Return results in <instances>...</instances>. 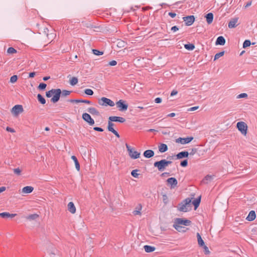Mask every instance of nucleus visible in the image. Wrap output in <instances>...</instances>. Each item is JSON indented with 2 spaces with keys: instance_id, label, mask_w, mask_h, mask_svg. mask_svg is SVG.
Listing matches in <instances>:
<instances>
[{
  "instance_id": "nucleus-1",
  "label": "nucleus",
  "mask_w": 257,
  "mask_h": 257,
  "mask_svg": "<svg viewBox=\"0 0 257 257\" xmlns=\"http://www.w3.org/2000/svg\"><path fill=\"white\" fill-rule=\"evenodd\" d=\"M191 199L187 198L179 204L178 210L182 212H186L191 210Z\"/></svg>"
},
{
  "instance_id": "nucleus-2",
  "label": "nucleus",
  "mask_w": 257,
  "mask_h": 257,
  "mask_svg": "<svg viewBox=\"0 0 257 257\" xmlns=\"http://www.w3.org/2000/svg\"><path fill=\"white\" fill-rule=\"evenodd\" d=\"M98 103L100 105L104 106H113L115 105V103L113 101H112L111 99L109 98L104 97H101V98L99 99Z\"/></svg>"
},
{
  "instance_id": "nucleus-3",
  "label": "nucleus",
  "mask_w": 257,
  "mask_h": 257,
  "mask_svg": "<svg viewBox=\"0 0 257 257\" xmlns=\"http://www.w3.org/2000/svg\"><path fill=\"white\" fill-rule=\"evenodd\" d=\"M126 148L128 152L130 157L133 159H136L140 157V153L135 151L134 148H132L127 144H125Z\"/></svg>"
},
{
  "instance_id": "nucleus-4",
  "label": "nucleus",
  "mask_w": 257,
  "mask_h": 257,
  "mask_svg": "<svg viewBox=\"0 0 257 257\" xmlns=\"http://www.w3.org/2000/svg\"><path fill=\"white\" fill-rule=\"evenodd\" d=\"M116 105L118 110L120 111H124L127 110L128 104L123 100L120 99L116 102Z\"/></svg>"
},
{
  "instance_id": "nucleus-5",
  "label": "nucleus",
  "mask_w": 257,
  "mask_h": 257,
  "mask_svg": "<svg viewBox=\"0 0 257 257\" xmlns=\"http://www.w3.org/2000/svg\"><path fill=\"white\" fill-rule=\"evenodd\" d=\"M237 128L243 135H246L247 133V126L246 124L243 121H239L236 124Z\"/></svg>"
},
{
  "instance_id": "nucleus-6",
  "label": "nucleus",
  "mask_w": 257,
  "mask_h": 257,
  "mask_svg": "<svg viewBox=\"0 0 257 257\" xmlns=\"http://www.w3.org/2000/svg\"><path fill=\"white\" fill-rule=\"evenodd\" d=\"M155 167L157 168L159 171H163L167 166L164 159L161 161L155 162L154 164Z\"/></svg>"
},
{
  "instance_id": "nucleus-7",
  "label": "nucleus",
  "mask_w": 257,
  "mask_h": 257,
  "mask_svg": "<svg viewBox=\"0 0 257 257\" xmlns=\"http://www.w3.org/2000/svg\"><path fill=\"white\" fill-rule=\"evenodd\" d=\"M174 223L184 225L185 226H189L191 224V221L186 219H183L181 218H177L175 219Z\"/></svg>"
},
{
  "instance_id": "nucleus-8",
  "label": "nucleus",
  "mask_w": 257,
  "mask_h": 257,
  "mask_svg": "<svg viewBox=\"0 0 257 257\" xmlns=\"http://www.w3.org/2000/svg\"><path fill=\"white\" fill-rule=\"evenodd\" d=\"M61 94V90L60 89H55V92L53 93V96L51 98V101L53 103L58 102L60 99Z\"/></svg>"
},
{
  "instance_id": "nucleus-9",
  "label": "nucleus",
  "mask_w": 257,
  "mask_h": 257,
  "mask_svg": "<svg viewBox=\"0 0 257 257\" xmlns=\"http://www.w3.org/2000/svg\"><path fill=\"white\" fill-rule=\"evenodd\" d=\"M23 107L22 105L17 104L15 105L12 109V113L15 115L17 116L20 113L22 112L23 111Z\"/></svg>"
},
{
  "instance_id": "nucleus-10",
  "label": "nucleus",
  "mask_w": 257,
  "mask_h": 257,
  "mask_svg": "<svg viewBox=\"0 0 257 257\" xmlns=\"http://www.w3.org/2000/svg\"><path fill=\"white\" fill-rule=\"evenodd\" d=\"M183 20L185 22V25L189 26L192 25L194 23L195 21V17L193 15L189 16L183 17Z\"/></svg>"
},
{
  "instance_id": "nucleus-11",
  "label": "nucleus",
  "mask_w": 257,
  "mask_h": 257,
  "mask_svg": "<svg viewBox=\"0 0 257 257\" xmlns=\"http://www.w3.org/2000/svg\"><path fill=\"white\" fill-rule=\"evenodd\" d=\"M193 139V138L192 137H187V138H179L176 140V142L177 143H180L181 144H186L189 143L191 141H192Z\"/></svg>"
},
{
  "instance_id": "nucleus-12",
  "label": "nucleus",
  "mask_w": 257,
  "mask_h": 257,
  "mask_svg": "<svg viewBox=\"0 0 257 257\" xmlns=\"http://www.w3.org/2000/svg\"><path fill=\"white\" fill-rule=\"evenodd\" d=\"M82 118L86 121L90 125H92L94 124V120L92 119L91 116L87 113H84L82 114Z\"/></svg>"
},
{
  "instance_id": "nucleus-13",
  "label": "nucleus",
  "mask_w": 257,
  "mask_h": 257,
  "mask_svg": "<svg viewBox=\"0 0 257 257\" xmlns=\"http://www.w3.org/2000/svg\"><path fill=\"white\" fill-rule=\"evenodd\" d=\"M238 21V17H234L232 18L228 23V28L230 29H232L236 27L239 25V24L237 23Z\"/></svg>"
},
{
  "instance_id": "nucleus-14",
  "label": "nucleus",
  "mask_w": 257,
  "mask_h": 257,
  "mask_svg": "<svg viewBox=\"0 0 257 257\" xmlns=\"http://www.w3.org/2000/svg\"><path fill=\"white\" fill-rule=\"evenodd\" d=\"M167 182L171 185V188H174L177 186L178 182L177 179L174 177H171L167 180Z\"/></svg>"
},
{
  "instance_id": "nucleus-15",
  "label": "nucleus",
  "mask_w": 257,
  "mask_h": 257,
  "mask_svg": "<svg viewBox=\"0 0 257 257\" xmlns=\"http://www.w3.org/2000/svg\"><path fill=\"white\" fill-rule=\"evenodd\" d=\"M108 120H109L111 121H114V122H119L121 123H123L125 121V119L124 118L120 116H109L108 118Z\"/></svg>"
},
{
  "instance_id": "nucleus-16",
  "label": "nucleus",
  "mask_w": 257,
  "mask_h": 257,
  "mask_svg": "<svg viewBox=\"0 0 257 257\" xmlns=\"http://www.w3.org/2000/svg\"><path fill=\"white\" fill-rule=\"evenodd\" d=\"M143 155L146 158H150L154 156V152L152 150H147L144 152Z\"/></svg>"
},
{
  "instance_id": "nucleus-17",
  "label": "nucleus",
  "mask_w": 257,
  "mask_h": 257,
  "mask_svg": "<svg viewBox=\"0 0 257 257\" xmlns=\"http://www.w3.org/2000/svg\"><path fill=\"white\" fill-rule=\"evenodd\" d=\"M255 217H256V214H255V211L253 210H251L249 212L248 215L247 216L246 219L248 221H253V220H254Z\"/></svg>"
},
{
  "instance_id": "nucleus-18",
  "label": "nucleus",
  "mask_w": 257,
  "mask_h": 257,
  "mask_svg": "<svg viewBox=\"0 0 257 257\" xmlns=\"http://www.w3.org/2000/svg\"><path fill=\"white\" fill-rule=\"evenodd\" d=\"M68 210L72 214H74L76 212V208L72 202H70L68 204Z\"/></svg>"
},
{
  "instance_id": "nucleus-19",
  "label": "nucleus",
  "mask_w": 257,
  "mask_h": 257,
  "mask_svg": "<svg viewBox=\"0 0 257 257\" xmlns=\"http://www.w3.org/2000/svg\"><path fill=\"white\" fill-rule=\"evenodd\" d=\"M225 43V39L223 36L218 37L216 41L215 44L216 45H224Z\"/></svg>"
},
{
  "instance_id": "nucleus-20",
  "label": "nucleus",
  "mask_w": 257,
  "mask_h": 257,
  "mask_svg": "<svg viewBox=\"0 0 257 257\" xmlns=\"http://www.w3.org/2000/svg\"><path fill=\"white\" fill-rule=\"evenodd\" d=\"M189 153L187 151H183L179 153L178 154L176 155L177 159H181L183 158H186L188 156Z\"/></svg>"
},
{
  "instance_id": "nucleus-21",
  "label": "nucleus",
  "mask_w": 257,
  "mask_h": 257,
  "mask_svg": "<svg viewBox=\"0 0 257 257\" xmlns=\"http://www.w3.org/2000/svg\"><path fill=\"white\" fill-rule=\"evenodd\" d=\"M34 190V188L32 186H26L23 188L22 192L25 194H29L31 193Z\"/></svg>"
},
{
  "instance_id": "nucleus-22",
  "label": "nucleus",
  "mask_w": 257,
  "mask_h": 257,
  "mask_svg": "<svg viewBox=\"0 0 257 257\" xmlns=\"http://www.w3.org/2000/svg\"><path fill=\"white\" fill-rule=\"evenodd\" d=\"M206 22L208 24L212 23L213 20V14L212 13H208L206 16Z\"/></svg>"
},
{
  "instance_id": "nucleus-23",
  "label": "nucleus",
  "mask_w": 257,
  "mask_h": 257,
  "mask_svg": "<svg viewBox=\"0 0 257 257\" xmlns=\"http://www.w3.org/2000/svg\"><path fill=\"white\" fill-rule=\"evenodd\" d=\"M87 111L92 115H99V111L94 107H89L88 108Z\"/></svg>"
},
{
  "instance_id": "nucleus-24",
  "label": "nucleus",
  "mask_w": 257,
  "mask_h": 257,
  "mask_svg": "<svg viewBox=\"0 0 257 257\" xmlns=\"http://www.w3.org/2000/svg\"><path fill=\"white\" fill-rule=\"evenodd\" d=\"M173 227L179 232H185L186 231V228L183 227L179 224H177L175 223L173 224Z\"/></svg>"
},
{
  "instance_id": "nucleus-25",
  "label": "nucleus",
  "mask_w": 257,
  "mask_h": 257,
  "mask_svg": "<svg viewBox=\"0 0 257 257\" xmlns=\"http://www.w3.org/2000/svg\"><path fill=\"white\" fill-rule=\"evenodd\" d=\"M168 146L166 144H161L159 146V151L161 153H164L166 152L168 150Z\"/></svg>"
},
{
  "instance_id": "nucleus-26",
  "label": "nucleus",
  "mask_w": 257,
  "mask_h": 257,
  "mask_svg": "<svg viewBox=\"0 0 257 257\" xmlns=\"http://www.w3.org/2000/svg\"><path fill=\"white\" fill-rule=\"evenodd\" d=\"M196 236H197V241H198V245L200 246H203V245H205L204 242L203 240L202 239V237H201L200 233L197 232Z\"/></svg>"
},
{
  "instance_id": "nucleus-27",
  "label": "nucleus",
  "mask_w": 257,
  "mask_h": 257,
  "mask_svg": "<svg viewBox=\"0 0 257 257\" xmlns=\"http://www.w3.org/2000/svg\"><path fill=\"white\" fill-rule=\"evenodd\" d=\"M144 248L146 252H151L154 251L156 248L154 246L148 245H145L144 246Z\"/></svg>"
},
{
  "instance_id": "nucleus-28",
  "label": "nucleus",
  "mask_w": 257,
  "mask_h": 257,
  "mask_svg": "<svg viewBox=\"0 0 257 257\" xmlns=\"http://www.w3.org/2000/svg\"><path fill=\"white\" fill-rule=\"evenodd\" d=\"M213 178L214 176L208 175L206 176L204 178V179L203 180V182L204 183L207 184L210 181H211L213 179Z\"/></svg>"
},
{
  "instance_id": "nucleus-29",
  "label": "nucleus",
  "mask_w": 257,
  "mask_h": 257,
  "mask_svg": "<svg viewBox=\"0 0 257 257\" xmlns=\"http://www.w3.org/2000/svg\"><path fill=\"white\" fill-rule=\"evenodd\" d=\"M200 201H201V197L196 198L193 200V201L192 202V204L194 206L195 209H196L199 206Z\"/></svg>"
},
{
  "instance_id": "nucleus-30",
  "label": "nucleus",
  "mask_w": 257,
  "mask_h": 257,
  "mask_svg": "<svg viewBox=\"0 0 257 257\" xmlns=\"http://www.w3.org/2000/svg\"><path fill=\"white\" fill-rule=\"evenodd\" d=\"M71 159L74 162L75 165V168H76V170L77 171H79L80 170V165H79V162H78V161L77 160V158L75 156H72L71 157Z\"/></svg>"
},
{
  "instance_id": "nucleus-31",
  "label": "nucleus",
  "mask_w": 257,
  "mask_h": 257,
  "mask_svg": "<svg viewBox=\"0 0 257 257\" xmlns=\"http://www.w3.org/2000/svg\"><path fill=\"white\" fill-rule=\"evenodd\" d=\"M112 122L113 121H111L109 120L108 122L107 130H108V131L110 132L114 130V129L113 128L114 124Z\"/></svg>"
},
{
  "instance_id": "nucleus-32",
  "label": "nucleus",
  "mask_w": 257,
  "mask_h": 257,
  "mask_svg": "<svg viewBox=\"0 0 257 257\" xmlns=\"http://www.w3.org/2000/svg\"><path fill=\"white\" fill-rule=\"evenodd\" d=\"M39 215L37 214H33L27 216L26 219L30 220H33L36 219L38 217Z\"/></svg>"
},
{
  "instance_id": "nucleus-33",
  "label": "nucleus",
  "mask_w": 257,
  "mask_h": 257,
  "mask_svg": "<svg viewBox=\"0 0 257 257\" xmlns=\"http://www.w3.org/2000/svg\"><path fill=\"white\" fill-rule=\"evenodd\" d=\"M37 98L38 101L42 104H44L46 103V100L44 97L41 95L40 94H38L37 95Z\"/></svg>"
},
{
  "instance_id": "nucleus-34",
  "label": "nucleus",
  "mask_w": 257,
  "mask_h": 257,
  "mask_svg": "<svg viewBox=\"0 0 257 257\" xmlns=\"http://www.w3.org/2000/svg\"><path fill=\"white\" fill-rule=\"evenodd\" d=\"M184 47L188 50H193L195 48V46L193 44H185Z\"/></svg>"
},
{
  "instance_id": "nucleus-35",
  "label": "nucleus",
  "mask_w": 257,
  "mask_h": 257,
  "mask_svg": "<svg viewBox=\"0 0 257 257\" xmlns=\"http://www.w3.org/2000/svg\"><path fill=\"white\" fill-rule=\"evenodd\" d=\"M77 83L78 79L75 77H72L71 79L70 80V84L72 86L76 85Z\"/></svg>"
},
{
  "instance_id": "nucleus-36",
  "label": "nucleus",
  "mask_w": 257,
  "mask_h": 257,
  "mask_svg": "<svg viewBox=\"0 0 257 257\" xmlns=\"http://www.w3.org/2000/svg\"><path fill=\"white\" fill-rule=\"evenodd\" d=\"M224 54V51L220 52L219 53H218L215 55L214 61H215L216 60L219 59L220 57L222 56Z\"/></svg>"
},
{
  "instance_id": "nucleus-37",
  "label": "nucleus",
  "mask_w": 257,
  "mask_h": 257,
  "mask_svg": "<svg viewBox=\"0 0 257 257\" xmlns=\"http://www.w3.org/2000/svg\"><path fill=\"white\" fill-rule=\"evenodd\" d=\"M54 92H55V89H52L51 90L46 92V95L47 97H51Z\"/></svg>"
},
{
  "instance_id": "nucleus-38",
  "label": "nucleus",
  "mask_w": 257,
  "mask_h": 257,
  "mask_svg": "<svg viewBox=\"0 0 257 257\" xmlns=\"http://www.w3.org/2000/svg\"><path fill=\"white\" fill-rule=\"evenodd\" d=\"M7 53L10 54L16 53L17 50L13 47H10L7 50Z\"/></svg>"
},
{
  "instance_id": "nucleus-39",
  "label": "nucleus",
  "mask_w": 257,
  "mask_h": 257,
  "mask_svg": "<svg viewBox=\"0 0 257 257\" xmlns=\"http://www.w3.org/2000/svg\"><path fill=\"white\" fill-rule=\"evenodd\" d=\"M251 44V42L249 40H246L244 41L243 43V48H245L248 46H249Z\"/></svg>"
},
{
  "instance_id": "nucleus-40",
  "label": "nucleus",
  "mask_w": 257,
  "mask_h": 257,
  "mask_svg": "<svg viewBox=\"0 0 257 257\" xmlns=\"http://www.w3.org/2000/svg\"><path fill=\"white\" fill-rule=\"evenodd\" d=\"M93 53L97 56L101 55L103 54V52L102 51H100L97 49H92Z\"/></svg>"
},
{
  "instance_id": "nucleus-41",
  "label": "nucleus",
  "mask_w": 257,
  "mask_h": 257,
  "mask_svg": "<svg viewBox=\"0 0 257 257\" xmlns=\"http://www.w3.org/2000/svg\"><path fill=\"white\" fill-rule=\"evenodd\" d=\"M138 170H133L131 172L132 176L136 178H138V177L139 176V174L138 173Z\"/></svg>"
},
{
  "instance_id": "nucleus-42",
  "label": "nucleus",
  "mask_w": 257,
  "mask_h": 257,
  "mask_svg": "<svg viewBox=\"0 0 257 257\" xmlns=\"http://www.w3.org/2000/svg\"><path fill=\"white\" fill-rule=\"evenodd\" d=\"M84 92L86 94L88 95H92L93 94V91L91 89H86L84 90Z\"/></svg>"
},
{
  "instance_id": "nucleus-43",
  "label": "nucleus",
  "mask_w": 257,
  "mask_h": 257,
  "mask_svg": "<svg viewBox=\"0 0 257 257\" xmlns=\"http://www.w3.org/2000/svg\"><path fill=\"white\" fill-rule=\"evenodd\" d=\"M162 200H163V202L166 204L168 203V196L166 194H163L162 195Z\"/></svg>"
},
{
  "instance_id": "nucleus-44",
  "label": "nucleus",
  "mask_w": 257,
  "mask_h": 257,
  "mask_svg": "<svg viewBox=\"0 0 257 257\" xmlns=\"http://www.w3.org/2000/svg\"><path fill=\"white\" fill-rule=\"evenodd\" d=\"M47 86V85L46 83H41L39 86H38V89L40 90H44Z\"/></svg>"
},
{
  "instance_id": "nucleus-45",
  "label": "nucleus",
  "mask_w": 257,
  "mask_h": 257,
  "mask_svg": "<svg viewBox=\"0 0 257 257\" xmlns=\"http://www.w3.org/2000/svg\"><path fill=\"white\" fill-rule=\"evenodd\" d=\"M0 216L3 218H8L10 217V213L6 212L0 213Z\"/></svg>"
},
{
  "instance_id": "nucleus-46",
  "label": "nucleus",
  "mask_w": 257,
  "mask_h": 257,
  "mask_svg": "<svg viewBox=\"0 0 257 257\" xmlns=\"http://www.w3.org/2000/svg\"><path fill=\"white\" fill-rule=\"evenodd\" d=\"M71 93L70 91L64 90L62 91H61V94L62 96H66L67 95H69Z\"/></svg>"
},
{
  "instance_id": "nucleus-47",
  "label": "nucleus",
  "mask_w": 257,
  "mask_h": 257,
  "mask_svg": "<svg viewBox=\"0 0 257 257\" xmlns=\"http://www.w3.org/2000/svg\"><path fill=\"white\" fill-rule=\"evenodd\" d=\"M13 171L17 175H20L22 172L21 170L19 168L14 169Z\"/></svg>"
},
{
  "instance_id": "nucleus-48",
  "label": "nucleus",
  "mask_w": 257,
  "mask_h": 257,
  "mask_svg": "<svg viewBox=\"0 0 257 257\" xmlns=\"http://www.w3.org/2000/svg\"><path fill=\"white\" fill-rule=\"evenodd\" d=\"M18 79V76L17 75H13L10 78V82L11 83H15L17 81Z\"/></svg>"
},
{
  "instance_id": "nucleus-49",
  "label": "nucleus",
  "mask_w": 257,
  "mask_h": 257,
  "mask_svg": "<svg viewBox=\"0 0 257 257\" xmlns=\"http://www.w3.org/2000/svg\"><path fill=\"white\" fill-rule=\"evenodd\" d=\"M142 209V207L140 206L138 209V210H134L133 211V214L135 215H140L141 214V210Z\"/></svg>"
},
{
  "instance_id": "nucleus-50",
  "label": "nucleus",
  "mask_w": 257,
  "mask_h": 257,
  "mask_svg": "<svg viewBox=\"0 0 257 257\" xmlns=\"http://www.w3.org/2000/svg\"><path fill=\"white\" fill-rule=\"evenodd\" d=\"M78 103L82 102V103H85L88 104H91V101L88 100H84V99H78Z\"/></svg>"
},
{
  "instance_id": "nucleus-51",
  "label": "nucleus",
  "mask_w": 257,
  "mask_h": 257,
  "mask_svg": "<svg viewBox=\"0 0 257 257\" xmlns=\"http://www.w3.org/2000/svg\"><path fill=\"white\" fill-rule=\"evenodd\" d=\"M247 94L245 93H241L237 96V98H246Z\"/></svg>"
},
{
  "instance_id": "nucleus-52",
  "label": "nucleus",
  "mask_w": 257,
  "mask_h": 257,
  "mask_svg": "<svg viewBox=\"0 0 257 257\" xmlns=\"http://www.w3.org/2000/svg\"><path fill=\"white\" fill-rule=\"evenodd\" d=\"M187 165H188V161L186 159L182 161L180 163V165L183 167H186L187 166Z\"/></svg>"
},
{
  "instance_id": "nucleus-53",
  "label": "nucleus",
  "mask_w": 257,
  "mask_h": 257,
  "mask_svg": "<svg viewBox=\"0 0 257 257\" xmlns=\"http://www.w3.org/2000/svg\"><path fill=\"white\" fill-rule=\"evenodd\" d=\"M202 247H203V249H204V252H205V253L206 254H209L210 251H209V249H208V247H207L206 245H203V246H202Z\"/></svg>"
},
{
  "instance_id": "nucleus-54",
  "label": "nucleus",
  "mask_w": 257,
  "mask_h": 257,
  "mask_svg": "<svg viewBox=\"0 0 257 257\" xmlns=\"http://www.w3.org/2000/svg\"><path fill=\"white\" fill-rule=\"evenodd\" d=\"M117 64V62L115 60H112L108 63V65L110 66H115Z\"/></svg>"
},
{
  "instance_id": "nucleus-55",
  "label": "nucleus",
  "mask_w": 257,
  "mask_h": 257,
  "mask_svg": "<svg viewBox=\"0 0 257 257\" xmlns=\"http://www.w3.org/2000/svg\"><path fill=\"white\" fill-rule=\"evenodd\" d=\"M93 130L96 131L102 132L103 131V130L99 127H93Z\"/></svg>"
},
{
  "instance_id": "nucleus-56",
  "label": "nucleus",
  "mask_w": 257,
  "mask_h": 257,
  "mask_svg": "<svg viewBox=\"0 0 257 257\" xmlns=\"http://www.w3.org/2000/svg\"><path fill=\"white\" fill-rule=\"evenodd\" d=\"M155 102L157 103H160L162 102V98L160 97H157L155 98Z\"/></svg>"
},
{
  "instance_id": "nucleus-57",
  "label": "nucleus",
  "mask_w": 257,
  "mask_h": 257,
  "mask_svg": "<svg viewBox=\"0 0 257 257\" xmlns=\"http://www.w3.org/2000/svg\"><path fill=\"white\" fill-rule=\"evenodd\" d=\"M179 30L177 26H173L171 28V30L174 32H176L177 31H178Z\"/></svg>"
},
{
  "instance_id": "nucleus-58",
  "label": "nucleus",
  "mask_w": 257,
  "mask_h": 257,
  "mask_svg": "<svg viewBox=\"0 0 257 257\" xmlns=\"http://www.w3.org/2000/svg\"><path fill=\"white\" fill-rule=\"evenodd\" d=\"M117 138H119L120 136L119 134L114 130L111 132Z\"/></svg>"
},
{
  "instance_id": "nucleus-59",
  "label": "nucleus",
  "mask_w": 257,
  "mask_h": 257,
  "mask_svg": "<svg viewBox=\"0 0 257 257\" xmlns=\"http://www.w3.org/2000/svg\"><path fill=\"white\" fill-rule=\"evenodd\" d=\"M198 106H194L190 107L188 109V111H194L198 108Z\"/></svg>"
},
{
  "instance_id": "nucleus-60",
  "label": "nucleus",
  "mask_w": 257,
  "mask_h": 257,
  "mask_svg": "<svg viewBox=\"0 0 257 257\" xmlns=\"http://www.w3.org/2000/svg\"><path fill=\"white\" fill-rule=\"evenodd\" d=\"M6 130L8 131V132H11V133H14L15 132V131L13 128H11V127H10L9 126L7 127L6 128Z\"/></svg>"
},
{
  "instance_id": "nucleus-61",
  "label": "nucleus",
  "mask_w": 257,
  "mask_h": 257,
  "mask_svg": "<svg viewBox=\"0 0 257 257\" xmlns=\"http://www.w3.org/2000/svg\"><path fill=\"white\" fill-rule=\"evenodd\" d=\"M168 15L172 18H175L176 16V14L175 13L172 12H169Z\"/></svg>"
},
{
  "instance_id": "nucleus-62",
  "label": "nucleus",
  "mask_w": 257,
  "mask_h": 257,
  "mask_svg": "<svg viewBox=\"0 0 257 257\" xmlns=\"http://www.w3.org/2000/svg\"><path fill=\"white\" fill-rule=\"evenodd\" d=\"M178 93V91L176 90H173L171 93V96H174Z\"/></svg>"
},
{
  "instance_id": "nucleus-63",
  "label": "nucleus",
  "mask_w": 257,
  "mask_h": 257,
  "mask_svg": "<svg viewBox=\"0 0 257 257\" xmlns=\"http://www.w3.org/2000/svg\"><path fill=\"white\" fill-rule=\"evenodd\" d=\"M176 115V114L174 112H172V113H170L169 114H168L167 115V116L168 117H174Z\"/></svg>"
},
{
  "instance_id": "nucleus-64",
  "label": "nucleus",
  "mask_w": 257,
  "mask_h": 257,
  "mask_svg": "<svg viewBox=\"0 0 257 257\" xmlns=\"http://www.w3.org/2000/svg\"><path fill=\"white\" fill-rule=\"evenodd\" d=\"M35 75V72H31L29 73V77L30 78H33L34 77V76Z\"/></svg>"
}]
</instances>
